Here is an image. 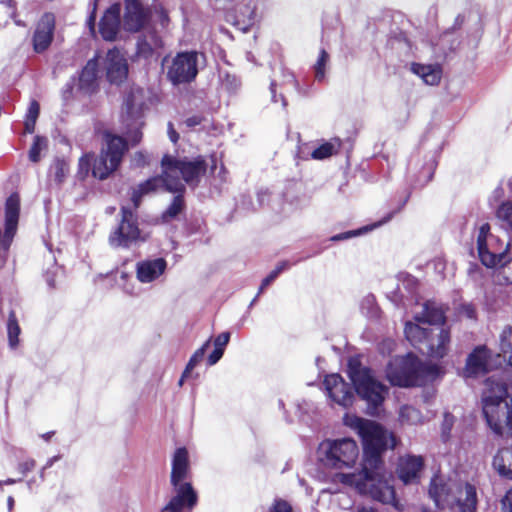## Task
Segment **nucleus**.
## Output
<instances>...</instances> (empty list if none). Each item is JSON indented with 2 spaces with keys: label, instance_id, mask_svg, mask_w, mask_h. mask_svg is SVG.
I'll use <instances>...</instances> for the list:
<instances>
[{
  "label": "nucleus",
  "instance_id": "obj_27",
  "mask_svg": "<svg viewBox=\"0 0 512 512\" xmlns=\"http://www.w3.org/2000/svg\"><path fill=\"white\" fill-rule=\"evenodd\" d=\"M342 142L339 138H333L328 142L321 144L318 148L314 149L311 157L316 160L326 159L333 154L337 153L341 148Z\"/></svg>",
  "mask_w": 512,
  "mask_h": 512
},
{
  "label": "nucleus",
  "instance_id": "obj_44",
  "mask_svg": "<svg viewBox=\"0 0 512 512\" xmlns=\"http://www.w3.org/2000/svg\"><path fill=\"white\" fill-rule=\"evenodd\" d=\"M97 2L98 0H92L90 3L91 12L87 19V26L89 27L90 31L94 33L95 31V20H96V8H97Z\"/></svg>",
  "mask_w": 512,
  "mask_h": 512
},
{
  "label": "nucleus",
  "instance_id": "obj_57",
  "mask_svg": "<svg viewBox=\"0 0 512 512\" xmlns=\"http://www.w3.org/2000/svg\"><path fill=\"white\" fill-rule=\"evenodd\" d=\"M198 362L194 361L193 358H190L189 362L187 363V366L183 372V377H187L189 373L196 367Z\"/></svg>",
  "mask_w": 512,
  "mask_h": 512
},
{
  "label": "nucleus",
  "instance_id": "obj_19",
  "mask_svg": "<svg viewBox=\"0 0 512 512\" xmlns=\"http://www.w3.org/2000/svg\"><path fill=\"white\" fill-rule=\"evenodd\" d=\"M148 19L147 11L139 0H125L123 27L130 32L139 31Z\"/></svg>",
  "mask_w": 512,
  "mask_h": 512
},
{
  "label": "nucleus",
  "instance_id": "obj_9",
  "mask_svg": "<svg viewBox=\"0 0 512 512\" xmlns=\"http://www.w3.org/2000/svg\"><path fill=\"white\" fill-rule=\"evenodd\" d=\"M317 458L326 469H351L359 458V447L352 438L326 439L319 444Z\"/></svg>",
  "mask_w": 512,
  "mask_h": 512
},
{
  "label": "nucleus",
  "instance_id": "obj_56",
  "mask_svg": "<svg viewBox=\"0 0 512 512\" xmlns=\"http://www.w3.org/2000/svg\"><path fill=\"white\" fill-rule=\"evenodd\" d=\"M198 362L194 361L193 358H190L189 362L187 363V366L183 372V377H187L189 373L196 367Z\"/></svg>",
  "mask_w": 512,
  "mask_h": 512
},
{
  "label": "nucleus",
  "instance_id": "obj_55",
  "mask_svg": "<svg viewBox=\"0 0 512 512\" xmlns=\"http://www.w3.org/2000/svg\"><path fill=\"white\" fill-rule=\"evenodd\" d=\"M168 135H169V138L170 140L173 142V143H176L178 138H179V135L178 133L175 131L174 127H173V124L172 123H169L168 124Z\"/></svg>",
  "mask_w": 512,
  "mask_h": 512
},
{
  "label": "nucleus",
  "instance_id": "obj_40",
  "mask_svg": "<svg viewBox=\"0 0 512 512\" xmlns=\"http://www.w3.org/2000/svg\"><path fill=\"white\" fill-rule=\"evenodd\" d=\"M47 140L43 137L36 136L29 150V159L36 163L40 160V153L46 147Z\"/></svg>",
  "mask_w": 512,
  "mask_h": 512
},
{
  "label": "nucleus",
  "instance_id": "obj_26",
  "mask_svg": "<svg viewBox=\"0 0 512 512\" xmlns=\"http://www.w3.org/2000/svg\"><path fill=\"white\" fill-rule=\"evenodd\" d=\"M411 71L418 75L424 83L428 85H436L440 82L442 71L438 65H423L413 63Z\"/></svg>",
  "mask_w": 512,
  "mask_h": 512
},
{
  "label": "nucleus",
  "instance_id": "obj_45",
  "mask_svg": "<svg viewBox=\"0 0 512 512\" xmlns=\"http://www.w3.org/2000/svg\"><path fill=\"white\" fill-rule=\"evenodd\" d=\"M270 512H292V508L286 501L277 500L271 507Z\"/></svg>",
  "mask_w": 512,
  "mask_h": 512
},
{
  "label": "nucleus",
  "instance_id": "obj_3",
  "mask_svg": "<svg viewBox=\"0 0 512 512\" xmlns=\"http://www.w3.org/2000/svg\"><path fill=\"white\" fill-rule=\"evenodd\" d=\"M162 168L161 177H152L133 191L132 202L135 208L140 205L143 195L154 192L162 186L169 192H183L182 181L191 187H196L206 171V163L200 156L194 160H188L165 155L162 159Z\"/></svg>",
  "mask_w": 512,
  "mask_h": 512
},
{
  "label": "nucleus",
  "instance_id": "obj_61",
  "mask_svg": "<svg viewBox=\"0 0 512 512\" xmlns=\"http://www.w3.org/2000/svg\"><path fill=\"white\" fill-rule=\"evenodd\" d=\"M275 86H276V83L274 81L271 82L270 84V90H271V94H272V100L274 102H276V90H275Z\"/></svg>",
  "mask_w": 512,
  "mask_h": 512
},
{
  "label": "nucleus",
  "instance_id": "obj_37",
  "mask_svg": "<svg viewBox=\"0 0 512 512\" xmlns=\"http://www.w3.org/2000/svg\"><path fill=\"white\" fill-rule=\"evenodd\" d=\"M328 63L329 54L324 49H322L314 65L315 79L317 81L321 82L325 79Z\"/></svg>",
  "mask_w": 512,
  "mask_h": 512
},
{
  "label": "nucleus",
  "instance_id": "obj_29",
  "mask_svg": "<svg viewBox=\"0 0 512 512\" xmlns=\"http://www.w3.org/2000/svg\"><path fill=\"white\" fill-rule=\"evenodd\" d=\"M370 422L371 420L363 419L356 415L348 413L345 414L343 417L344 425L355 430L360 437L367 428L369 429V427H372Z\"/></svg>",
  "mask_w": 512,
  "mask_h": 512
},
{
  "label": "nucleus",
  "instance_id": "obj_17",
  "mask_svg": "<svg viewBox=\"0 0 512 512\" xmlns=\"http://www.w3.org/2000/svg\"><path fill=\"white\" fill-rule=\"evenodd\" d=\"M107 79L114 84L122 83L128 74V66L123 54L117 50H109L105 58Z\"/></svg>",
  "mask_w": 512,
  "mask_h": 512
},
{
  "label": "nucleus",
  "instance_id": "obj_4",
  "mask_svg": "<svg viewBox=\"0 0 512 512\" xmlns=\"http://www.w3.org/2000/svg\"><path fill=\"white\" fill-rule=\"evenodd\" d=\"M482 410L490 428L502 434L512 424V398L506 386L493 378H488L482 391Z\"/></svg>",
  "mask_w": 512,
  "mask_h": 512
},
{
  "label": "nucleus",
  "instance_id": "obj_23",
  "mask_svg": "<svg viewBox=\"0 0 512 512\" xmlns=\"http://www.w3.org/2000/svg\"><path fill=\"white\" fill-rule=\"evenodd\" d=\"M492 467L499 477L512 481V445L496 452L492 459Z\"/></svg>",
  "mask_w": 512,
  "mask_h": 512
},
{
  "label": "nucleus",
  "instance_id": "obj_24",
  "mask_svg": "<svg viewBox=\"0 0 512 512\" xmlns=\"http://www.w3.org/2000/svg\"><path fill=\"white\" fill-rule=\"evenodd\" d=\"M163 46L161 37L154 31H148L137 43V55L145 59L153 57Z\"/></svg>",
  "mask_w": 512,
  "mask_h": 512
},
{
  "label": "nucleus",
  "instance_id": "obj_47",
  "mask_svg": "<svg viewBox=\"0 0 512 512\" xmlns=\"http://www.w3.org/2000/svg\"><path fill=\"white\" fill-rule=\"evenodd\" d=\"M224 351L218 348H214L213 352L208 356V365H215L223 356Z\"/></svg>",
  "mask_w": 512,
  "mask_h": 512
},
{
  "label": "nucleus",
  "instance_id": "obj_10",
  "mask_svg": "<svg viewBox=\"0 0 512 512\" xmlns=\"http://www.w3.org/2000/svg\"><path fill=\"white\" fill-rule=\"evenodd\" d=\"M103 139L101 153L94 159L92 167L93 176L101 180L106 179L118 168L127 151V143L122 137L105 132Z\"/></svg>",
  "mask_w": 512,
  "mask_h": 512
},
{
  "label": "nucleus",
  "instance_id": "obj_18",
  "mask_svg": "<svg viewBox=\"0 0 512 512\" xmlns=\"http://www.w3.org/2000/svg\"><path fill=\"white\" fill-rule=\"evenodd\" d=\"M167 268L164 258L145 259L136 264V278L143 284L156 281Z\"/></svg>",
  "mask_w": 512,
  "mask_h": 512
},
{
  "label": "nucleus",
  "instance_id": "obj_49",
  "mask_svg": "<svg viewBox=\"0 0 512 512\" xmlns=\"http://www.w3.org/2000/svg\"><path fill=\"white\" fill-rule=\"evenodd\" d=\"M35 465H36L35 460L28 459L18 465V470H19V472H21L22 474L25 475L27 472L33 470Z\"/></svg>",
  "mask_w": 512,
  "mask_h": 512
},
{
  "label": "nucleus",
  "instance_id": "obj_48",
  "mask_svg": "<svg viewBox=\"0 0 512 512\" xmlns=\"http://www.w3.org/2000/svg\"><path fill=\"white\" fill-rule=\"evenodd\" d=\"M503 512H512V489H509L502 499Z\"/></svg>",
  "mask_w": 512,
  "mask_h": 512
},
{
  "label": "nucleus",
  "instance_id": "obj_12",
  "mask_svg": "<svg viewBox=\"0 0 512 512\" xmlns=\"http://www.w3.org/2000/svg\"><path fill=\"white\" fill-rule=\"evenodd\" d=\"M143 90H132L125 100V113L122 116V124L126 135L132 145L138 144L142 139L141 129L143 122Z\"/></svg>",
  "mask_w": 512,
  "mask_h": 512
},
{
  "label": "nucleus",
  "instance_id": "obj_34",
  "mask_svg": "<svg viewBox=\"0 0 512 512\" xmlns=\"http://www.w3.org/2000/svg\"><path fill=\"white\" fill-rule=\"evenodd\" d=\"M183 208H184L183 197L181 195L175 196L172 203L163 212L162 220L164 222H169V221L175 219L182 212Z\"/></svg>",
  "mask_w": 512,
  "mask_h": 512
},
{
  "label": "nucleus",
  "instance_id": "obj_13",
  "mask_svg": "<svg viewBox=\"0 0 512 512\" xmlns=\"http://www.w3.org/2000/svg\"><path fill=\"white\" fill-rule=\"evenodd\" d=\"M200 58L203 55L196 51L178 53L167 67V78L174 85L193 81L198 74Z\"/></svg>",
  "mask_w": 512,
  "mask_h": 512
},
{
  "label": "nucleus",
  "instance_id": "obj_31",
  "mask_svg": "<svg viewBox=\"0 0 512 512\" xmlns=\"http://www.w3.org/2000/svg\"><path fill=\"white\" fill-rule=\"evenodd\" d=\"M69 173V165L65 159L56 158L50 166V175L57 183H62Z\"/></svg>",
  "mask_w": 512,
  "mask_h": 512
},
{
  "label": "nucleus",
  "instance_id": "obj_11",
  "mask_svg": "<svg viewBox=\"0 0 512 512\" xmlns=\"http://www.w3.org/2000/svg\"><path fill=\"white\" fill-rule=\"evenodd\" d=\"M512 244L501 240L498 236L490 233L489 224H483L477 235L478 255L482 264L486 267H496L502 262L507 253H510Z\"/></svg>",
  "mask_w": 512,
  "mask_h": 512
},
{
  "label": "nucleus",
  "instance_id": "obj_50",
  "mask_svg": "<svg viewBox=\"0 0 512 512\" xmlns=\"http://www.w3.org/2000/svg\"><path fill=\"white\" fill-rule=\"evenodd\" d=\"M277 277H278V275H277V274L272 270V271L270 272V274H269L267 277H265V278L263 279V281H262V283H261V286H260V288H259L258 294H257V296H256V297H258V296L263 292V290H264L267 286H269V285H270V284H271V283H272V282H273Z\"/></svg>",
  "mask_w": 512,
  "mask_h": 512
},
{
  "label": "nucleus",
  "instance_id": "obj_14",
  "mask_svg": "<svg viewBox=\"0 0 512 512\" xmlns=\"http://www.w3.org/2000/svg\"><path fill=\"white\" fill-rule=\"evenodd\" d=\"M121 213L122 219L119 226L109 236L110 245L116 248H128L139 241H145L146 237L141 234L132 211L122 207Z\"/></svg>",
  "mask_w": 512,
  "mask_h": 512
},
{
  "label": "nucleus",
  "instance_id": "obj_38",
  "mask_svg": "<svg viewBox=\"0 0 512 512\" xmlns=\"http://www.w3.org/2000/svg\"><path fill=\"white\" fill-rule=\"evenodd\" d=\"M361 312L369 318L377 317L378 307L376 305L375 297L373 295L365 296L360 304Z\"/></svg>",
  "mask_w": 512,
  "mask_h": 512
},
{
  "label": "nucleus",
  "instance_id": "obj_36",
  "mask_svg": "<svg viewBox=\"0 0 512 512\" xmlns=\"http://www.w3.org/2000/svg\"><path fill=\"white\" fill-rule=\"evenodd\" d=\"M40 112V106L39 103L36 100H32L30 102V105L28 107V111L26 114V120H25V130L28 133H33L35 129V124L37 121V118L39 116Z\"/></svg>",
  "mask_w": 512,
  "mask_h": 512
},
{
  "label": "nucleus",
  "instance_id": "obj_7",
  "mask_svg": "<svg viewBox=\"0 0 512 512\" xmlns=\"http://www.w3.org/2000/svg\"><path fill=\"white\" fill-rule=\"evenodd\" d=\"M348 374L359 397L367 403V414L377 416L388 394V387L378 381L372 371L361 366L358 360L350 359Z\"/></svg>",
  "mask_w": 512,
  "mask_h": 512
},
{
  "label": "nucleus",
  "instance_id": "obj_60",
  "mask_svg": "<svg viewBox=\"0 0 512 512\" xmlns=\"http://www.w3.org/2000/svg\"><path fill=\"white\" fill-rule=\"evenodd\" d=\"M134 160L137 162V164L140 165V164H143L145 162V157H144V155L142 153H137L135 155Z\"/></svg>",
  "mask_w": 512,
  "mask_h": 512
},
{
  "label": "nucleus",
  "instance_id": "obj_58",
  "mask_svg": "<svg viewBox=\"0 0 512 512\" xmlns=\"http://www.w3.org/2000/svg\"><path fill=\"white\" fill-rule=\"evenodd\" d=\"M185 123L188 127H194L201 123V118L198 116L189 117L186 119Z\"/></svg>",
  "mask_w": 512,
  "mask_h": 512
},
{
  "label": "nucleus",
  "instance_id": "obj_5",
  "mask_svg": "<svg viewBox=\"0 0 512 512\" xmlns=\"http://www.w3.org/2000/svg\"><path fill=\"white\" fill-rule=\"evenodd\" d=\"M429 495L439 508L457 507L459 512H475L477 494L474 485L457 478L444 480L436 476L431 480Z\"/></svg>",
  "mask_w": 512,
  "mask_h": 512
},
{
  "label": "nucleus",
  "instance_id": "obj_28",
  "mask_svg": "<svg viewBox=\"0 0 512 512\" xmlns=\"http://www.w3.org/2000/svg\"><path fill=\"white\" fill-rule=\"evenodd\" d=\"M500 350L509 365L512 366V325H506L499 336Z\"/></svg>",
  "mask_w": 512,
  "mask_h": 512
},
{
  "label": "nucleus",
  "instance_id": "obj_32",
  "mask_svg": "<svg viewBox=\"0 0 512 512\" xmlns=\"http://www.w3.org/2000/svg\"><path fill=\"white\" fill-rule=\"evenodd\" d=\"M7 333H8V341L9 346L14 349L17 347L19 343V334L20 327L18 325V321L16 319L15 313L11 312L9 314L8 322H7Z\"/></svg>",
  "mask_w": 512,
  "mask_h": 512
},
{
  "label": "nucleus",
  "instance_id": "obj_2",
  "mask_svg": "<svg viewBox=\"0 0 512 512\" xmlns=\"http://www.w3.org/2000/svg\"><path fill=\"white\" fill-rule=\"evenodd\" d=\"M415 323L407 322L404 333L407 340L423 354L433 358H442L448 351L449 330L442 325L445 322L443 306L435 301H427L420 312L414 315Z\"/></svg>",
  "mask_w": 512,
  "mask_h": 512
},
{
  "label": "nucleus",
  "instance_id": "obj_59",
  "mask_svg": "<svg viewBox=\"0 0 512 512\" xmlns=\"http://www.w3.org/2000/svg\"><path fill=\"white\" fill-rule=\"evenodd\" d=\"M477 265H473L471 264L470 265V268H469V275L474 279V280H477V277H476V274H477Z\"/></svg>",
  "mask_w": 512,
  "mask_h": 512
},
{
  "label": "nucleus",
  "instance_id": "obj_42",
  "mask_svg": "<svg viewBox=\"0 0 512 512\" xmlns=\"http://www.w3.org/2000/svg\"><path fill=\"white\" fill-rule=\"evenodd\" d=\"M92 159H93V156L92 155H89V154H86L84 156H82L79 160V171L81 174L83 175H87L89 170H90V166H91V162H92Z\"/></svg>",
  "mask_w": 512,
  "mask_h": 512
},
{
  "label": "nucleus",
  "instance_id": "obj_64",
  "mask_svg": "<svg viewBox=\"0 0 512 512\" xmlns=\"http://www.w3.org/2000/svg\"><path fill=\"white\" fill-rule=\"evenodd\" d=\"M357 512H375V511L371 507H362V508H358Z\"/></svg>",
  "mask_w": 512,
  "mask_h": 512
},
{
  "label": "nucleus",
  "instance_id": "obj_16",
  "mask_svg": "<svg viewBox=\"0 0 512 512\" xmlns=\"http://www.w3.org/2000/svg\"><path fill=\"white\" fill-rule=\"evenodd\" d=\"M55 16L52 13H45L36 25L33 35V49L42 53L48 49L54 37Z\"/></svg>",
  "mask_w": 512,
  "mask_h": 512
},
{
  "label": "nucleus",
  "instance_id": "obj_54",
  "mask_svg": "<svg viewBox=\"0 0 512 512\" xmlns=\"http://www.w3.org/2000/svg\"><path fill=\"white\" fill-rule=\"evenodd\" d=\"M291 267V264L288 261H282L277 264L275 269L273 270L277 275H279L281 272L289 269Z\"/></svg>",
  "mask_w": 512,
  "mask_h": 512
},
{
  "label": "nucleus",
  "instance_id": "obj_30",
  "mask_svg": "<svg viewBox=\"0 0 512 512\" xmlns=\"http://www.w3.org/2000/svg\"><path fill=\"white\" fill-rule=\"evenodd\" d=\"M495 268L498 269V280L500 283H512V253H507V257L502 262H499Z\"/></svg>",
  "mask_w": 512,
  "mask_h": 512
},
{
  "label": "nucleus",
  "instance_id": "obj_21",
  "mask_svg": "<svg viewBox=\"0 0 512 512\" xmlns=\"http://www.w3.org/2000/svg\"><path fill=\"white\" fill-rule=\"evenodd\" d=\"M120 12L119 4H113L106 10L99 24V32L103 39L107 41L116 39L120 27Z\"/></svg>",
  "mask_w": 512,
  "mask_h": 512
},
{
  "label": "nucleus",
  "instance_id": "obj_52",
  "mask_svg": "<svg viewBox=\"0 0 512 512\" xmlns=\"http://www.w3.org/2000/svg\"><path fill=\"white\" fill-rule=\"evenodd\" d=\"M463 312L470 319H475L476 318V309L471 304L465 305L463 307Z\"/></svg>",
  "mask_w": 512,
  "mask_h": 512
},
{
  "label": "nucleus",
  "instance_id": "obj_15",
  "mask_svg": "<svg viewBox=\"0 0 512 512\" xmlns=\"http://www.w3.org/2000/svg\"><path fill=\"white\" fill-rule=\"evenodd\" d=\"M324 387L328 397L339 406L347 408L353 404L354 391L339 374L327 375Z\"/></svg>",
  "mask_w": 512,
  "mask_h": 512
},
{
  "label": "nucleus",
  "instance_id": "obj_63",
  "mask_svg": "<svg viewBox=\"0 0 512 512\" xmlns=\"http://www.w3.org/2000/svg\"><path fill=\"white\" fill-rule=\"evenodd\" d=\"M434 167V164H431L429 170H428V174L426 176V179L421 183V184H425L427 183L428 181H430V179L432 178V169Z\"/></svg>",
  "mask_w": 512,
  "mask_h": 512
},
{
  "label": "nucleus",
  "instance_id": "obj_39",
  "mask_svg": "<svg viewBox=\"0 0 512 512\" xmlns=\"http://www.w3.org/2000/svg\"><path fill=\"white\" fill-rule=\"evenodd\" d=\"M497 218L508 228H512V203H503L497 210Z\"/></svg>",
  "mask_w": 512,
  "mask_h": 512
},
{
  "label": "nucleus",
  "instance_id": "obj_6",
  "mask_svg": "<svg viewBox=\"0 0 512 512\" xmlns=\"http://www.w3.org/2000/svg\"><path fill=\"white\" fill-rule=\"evenodd\" d=\"M189 475V453L184 447L177 448L172 456L170 476L171 484L176 493L162 508L161 512H183L185 507L192 509L196 505L197 493L191 483L183 482Z\"/></svg>",
  "mask_w": 512,
  "mask_h": 512
},
{
  "label": "nucleus",
  "instance_id": "obj_1",
  "mask_svg": "<svg viewBox=\"0 0 512 512\" xmlns=\"http://www.w3.org/2000/svg\"><path fill=\"white\" fill-rule=\"evenodd\" d=\"M370 424L371 429L367 428L361 436L364 448L361 470L354 473L336 472L331 481L354 488L359 494L368 495L401 510L394 488L388 483L383 471L381 460L384 450L395 447V437L375 421L371 420Z\"/></svg>",
  "mask_w": 512,
  "mask_h": 512
},
{
  "label": "nucleus",
  "instance_id": "obj_25",
  "mask_svg": "<svg viewBox=\"0 0 512 512\" xmlns=\"http://www.w3.org/2000/svg\"><path fill=\"white\" fill-rule=\"evenodd\" d=\"M97 71V59H90L79 76V88L85 93H90L95 90L97 86Z\"/></svg>",
  "mask_w": 512,
  "mask_h": 512
},
{
  "label": "nucleus",
  "instance_id": "obj_8",
  "mask_svg": "<svg viewBox=\"0 0 512 512\" xmlns=\"http://www.w3.org/2000/svg\"><path fill=\"white\" fill-rule=\"evenodd\" d=\"M435 373V366L421 363L412 354L393 358L386 369L389 382L400 387L420 386Z\"/></svg>",
  "mask_w": 512,
  "mask_h": 512
},
{
  "label": "nucleus",
  "instance_id": "obj_35",
  "mask_svg": "<svg viewBox=\"0 0 512 512\" xmlns=\"http://www.w3.org/2000/svg\"><path fill=\"white\" fill-rule=\"evenodd\" d=\"M392 215L390 214L387 218H385L383 221L381 222H378V223H375L373 224L372 226H365L361 229H357V230H352V231H347V232H344V233H340V234H337V235H334L333 237H331V240L332 241H340V240H346V239H349V238H352V237H355V236H359L367 231H370L386 222H388L390 219H391Z\"/></svg>",
  "mask_w": 512,
  "mask_h": 512
},
{
  "label": "nucleus",
  "instance_id": "obj_51",
  "mask_svg": "<svg viewBox=\"0 0 512 512\" xmlns=\"http://www.w3.org/2000/svg\"><path fill=\"white\" fill-rule=\"evenodd\" d=\"M156 13L159 16L161 25L163 27L166 26L168 21H169V18H168V15H167L166 11L162 7H160L158 9H156Z\"/></svg>",
  "mask_w": 512,
  "mask_h": 512
},
{
  "label": "nucleus",
  "instance_id": "obj_22",
  "mask_svg": "<svg viewBox=\"0 0 512 512\" xmlns=\"http://www.w3.org/2000/svg\"><path fill=\"white\" fill-rule=\"evenodd\" d=\"M423 467L421 456L405 455L399 459L397 473L399 478L405 483L415 481Z\"/></svg>",
  "mask_w": 512,
  "mask_h": 512
},
{
  "label": "nucleus",
  "instance_id": "obj_43",
  "mask_svg": "<svg viewBox=\"0 0 512 512\" xmlns=\"http://www.w3.org/2000/svg\"><path fill=\"white\" fill-rule=\"evenodd\" d=\"M230 340V333L229 332H222L214 339V346L215 348L225 350L226 345L229 343Z\"/></svg>",
  "mask_w": 512,
  "mask_h": 512
},
{
  "label": "nucleus",
  "instance_id": "obj_20",
  "mask_svg": "<svg viewBox=\"0 0 512 512\" xmlns=\"http://www.w3.org/2000/svg\"><path fill=\"white\" fill-rule=\"evenodd\" d=\"M491 352L484 346L477 347L468 356L466 362V373L469 376L484 374L492 369Z\"/></svg>",
  "mask_w": 512,
  "mask_h": 512
},
{
  "label": "nucleus",
  "instance_id": "obj_41",
  "mask_svg": "<svg viewBox=\"0 0 512 512\" xmlns=\"http://www.w3.org/2000/svg\"><path fill=\"white\" fill-rule=\"evenodd\" d=\"M453 424H454V416L451 415L450 413H445L444 419L442 422V427H441L442 438L444 441H447L449 439Z\"/></svg>",
  "mask_w": 512,
  "mask_h": 512
},
{
  "label": "nucleus",
  "instance_id": "obj_33",
  "mask_svg": "<svg viewBox=\"0 0 512 512\" xmlns=\"http://www.w3.org/2000/svg\"><path fill=\"white\" fill-rule=\"evenodd\" d=\"M399 418L403 424L415 425L421 422L422 416L418 409L406 405L401 407Z\"/></svg>",
  "mask_w": 512,
  "mask_h": 512
},
{
  "label": "nucleus",
  "instance_id": "obj_62",
  "mask_svg": "<svg viewBox=\"0 0 512 512\" xmlns=\"http://www.w3.org/2000/svg\"><path fill=\"white\" fill-rule=\"evenodd\" d=\"M7 506H8V511L11 512L13 510V507H14V498L12 496L8 497V499H7Z\"/></svg>",
  "mask_w": 512,
  "mask_h": 512
},
{
  "label": "nucleus",
  "instance_id": "obj_46",
  "mask_svg": "<svg viewBox=\"0 0 512 512\" xmlns=\"http://www.w3.org/2000/svg\"><path fill=\"white\" fill-rule=\"evenodd\" d=\"M209 345H210V339L207 340L199 349H197L194 352V354L191 356V358H193L194 361L200 363L203 360L204 355H205L206 350L209 347Z\"/></svg>",
  "mask_w": 512,
  "mask_h": 512
},
{
  "label": "nucleus",
  "instance_id": "obj_53",
  "mask_svg": "<svg viewBox=\"0 0 512 512\" xmlns=\"http://www.w3.org/2000/svg\"><path fill=\"white\" fill-rule=\"evenodd\" d=\"M60 459V456H53L51 458H49L45 464V466L43 467V469L41 470L40 472V478L43 480L44 479V471L50 467H52V465L58 461Z\"/></svg>",
  "mask_w": 512,
  "mask_h": 512
}]
</instances>
